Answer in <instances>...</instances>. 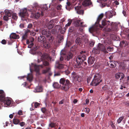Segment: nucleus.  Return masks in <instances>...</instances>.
Segmentation results:
<instances>
[{"label": "nucleus", "instance_id": "obj_1", "mask_svg": "<svg viewBox=\"0 0 129 129\" xmlns=\"http://www.w3.org/2000/svg\"><path fill=\"white\" fill-rule=\"evenodd\" d=\"M102 23V26L99 25L100 27L103 28L104 26L107 25V27L104 28L105 30L107 31L115 33L118 30V25L116 23L112 22L110 23V21L106 20H103Z\"/></svg>", "mask_w": 129, "mask_h": 129}, {"label": "nucleus", "instance_id": "obj_2", "mask_svg": "<svg viewBox=\"0 0 129 129\" xmlns=\"http://www.w3.org/2000/svg\"><path fill=\"white\" fill-rule=\"evenodd\" d=\"M59 82L62 85V89L65 91H68L72 86V84L70 81L68 79H66L64 78H61Z\"/></svg>", "mask_w": 129, "mask_h": 129}, {"label": "nucleus", "instance_id": "obj_3", "mask_svg": "<svg viewBox=\"0 0 129 129\" xmlns=\"http://www.w3.org/2000/svg\"><path fill=\"white\" fill-rule=\"evenodd\" d=\"M48 9H40V10H39V11L37 13H34L35 10L34 9H29L28 11L31 12L34 17L36 18H38L41 16H43L45 13V11L48 10Z\"/></svg>", "mask_w": 129, "mask_h": 129}, {"label": "nucleus", "instance_id": "obj_4", "mask_svg": "<svg viewBox=\"0 0 129 129\" xmlns=\"http://www.w3.org/2000/svg\"><path fill=\"white\" fill-rule=\"evenodd\" d=\"M101 78L102 76L100 74H96L94 76L93 79L90 83V85L94 86L98 85L102 81Z\"/></svg>", "mask_w": 129, "mask_h": 129}, {"label": "nucleus", "instance_id": "obj_5", "mask_svg": "<svg viewBox=\"0 0 129 129\" xmlns=\"http://www.w3.org/2000/svg\"><path fill=\"white\" fill-rule=\"evenodd\" d=\"M85 59V56L83 55L78 56L76 58V63L74 65L75 68H80L81 67L82 62Z\"/></svg>", "mask_w": 129, "mask_h": 129}, {"label": "nucleus", "instance_id": "obj_6", "mask_svg": "<svg viewBox=\"0 0 129 129\" xmlns=\"http://www.w3.org/2000/svg\"><path fill=\"white\" fill-rule=\"evenodd\" d=\"M72 77L73 78L74 80L76 81H78L80 82L82 81L81 77L75 72H73L72 74Z\"/></svg>", "mask_w": 129, "mask_h": 129}, {"label": "nucleus", "instance_id": "obj_7", "mask_svg": "<svg viewBox=\"0 0 129 129\" xmlns=\"http://www.w3.org/2000/svg\"><path fill=\"white\" fill-rule=\"evenodd\" d=\"M99 49L100 50V51H101L105 54L108 53L106 48H105V46L103 44L99 43L97 46Z\"/></svg>", "mask_w": 129, "mask_h": 129}, {"label": "nucleus", "instance_id": "obj_8", "mask_svg": "<svg viewBox=\"0 0 129 129\" xmlns=\"http://www.w3.org/2000/svg\"><path fill=\"white\" fill-rule=\"evenodd\" d=\"M83 22H81L80 20H77L75 21V24L76 27H85L87 26V25L83 24Z\"/></svg>", "mask_w": 129, "mask_h": 129}, {"label": "nucleus", "instance_id": "obj_9", "mask_svg": "<svg viewBox=\"0 0 129 129\" xmlns=\"http://www.w3.org/2000/svg\"><path fill=\"white\" fill-rule=\"evenodd\" d=\"M27 9H22L20 10L19 14L21 16L24 17L25 16L28 15Z\"/></svg>", "mask_w": 129, "mask_h": 129}, {"label": "nucleus", "instance_id": "obj_10", "mask_svg": "<svg viewBox=\"0 0 129 129\" xmlns=\"http://www.w3.org/2000/svg\"><path fill=\"white\" fill-rule=\"evenodd\" d=\"M32 66L34 67V69L35 71L36 72L37 74L38 75H40V73L39 72L40 69L39 67L40 66L42 68H43V66L41 65H37L36 64H34L32 63Z\"/></svg>", "mask_w": 129, "mask_h": 129}, {"label": "nucleus", "instance_id": "obj_11", "mask_svg": "<svg viewBox=\"0 0 129 129\" xmlns=\"http://www.w3.org/2000/svg\"><path fill=\"white\" fill-rule=\"evenodd\" d=\"M6 98L5 94L4 91L0 90V101L3 102H5V100Z\"/></svg>", "mask_w": 129, "mask_h": 129}, {"label": "nucleus", "instance_id": "obj_12", "mask_svg": "<svg viewBox=\"0 0 129 129\" xmlns=\"http://www.w3.org/2000/svg\"><path fill=\"white\" fill-rule=\"evenodd\" d=\"M34 41V39L33 38H30L29 40H27L26 41V44L28 45V48H30L34 45L33 42Z\"/></svg>", "mask_w": 129, "mask_h": 129}, {"label": "nucleus", "instance_id": "obj_13", "mask_svg": "<svg viewBox=\"0 0 129 129\" xmlns=\"http://www.w3.org/2000/svg\"><path fill=\"white\" fill-rule=\"evenodd\" d=\"M73 55V54L70 52L65 56L64 59L66 60L69 61L72 58Z\"/></svg>", "mask_w": 129, "mask_h": 129}, {"label": "nucleus", "instance_id": "obj_14", "mask_svg": "<svg viewBox=\"0 0 129 129\" xmlns=\"http://www.w3.org/2000/svg\"><path fill=\"white\" fill-rule=\"evenodd\" d=\"M42 35L46 36L47 37H49L50 35L51 32L48 30L44 29L42 31Z\"/></svg>", "mask_w": 129, "mask_h": 129}, {"label": "nucleus", "instance_id": "obj_15", "mask_svg": "<svg viewBox=\"0 0 129 129\" xmlns=\"http://www.w3.org/2000/svg\"><path fill=\"white\" fill-rule=\"evenodd\" d=\"M82 5L84 7L89 6L92 5L90 0H84L82 3Z\"/></svg>", "mask_w": 129, "mask_h": 129}, {"label": "nucleus", "instance_id": "obj_16", "mask_svg": "<svg viewBox=\"0 0 129 129\" xmlns=\"http://www.w3.org/2000/svg\"><path fill=\"white\" fill-rule=\"evenodd\" d=\"M55 67L59 69H61L63 68L64 65L60 63L59 61H57L56 62Z\"/></svg>", "mask_w": 129, "mask_h": 129}, {"label": "nucleus", "instance_id": "obj_17", "mask_svg": "<svg viewBox=\"0 0 129 129\" xmlns=\"http://www.w3.org/2000/svg\"><path fill=\"white\" fill-rule=\"evenodd\" d=\"M10 38L11 39H18L19 38V36L18 35L16 34L15 33H12L10 35Z\"/></svg>", "mask_w": 129, "mask_h": 129}, {"label": "nucleus", "instance_id": "obj_18", "mask_svg": "<svg viewBox=\"0 0 129 129\" xmlns=\"http://www.w3.org/2000/svg\"><path fill=\"white\" fill-rule=\"evenodd\" d=\"M121 56L123 57V59L124 61L128 60V55L127 53H125L123 52L122 53Z\"/></svg>", "mask_w": 129, "mask_h": 129}, {"label": "nucleus", "instance_id": "obj_19", "mask_svg": "<svg viewBox=\"0 0 129 129\" xmlns=\"http://www.w3.org/2000/svg\"><path fill=\"white\" fill-rule=\"evenodd\" d=\"M12 99L9 97H6L5 99V102H4L8 106H9L11 104Z\"/></svg>", "mask_w": 129, "mask_h": 129}, {"label": "nucleus", "instance_id": "obj_20", "mask_svg": "<svg viewBox=\"0 0 129 129\" xmlns=\"http://www.w3.org/2000/svg\"><path fill=\"white\" fill-rule=\"evenodd\" d=\"M120 77H121V78L120 79V80L123 79L124 78V75L122 73H118L116 74L115 77L116 79H119Z\"/></svg>", "mask_w": 129, "mask_h": 129}, {"label": "nucleus", "instance_id": "obj_21", "mask_svg": "<svg viewBox=\"0 0 129 129\" xmlns=\"http://www.w3.org/2000/svg\"><path fill=\"white\" fill-rule=\"evenodd\" d=\"M92 53L95 54H99L100 52L99 50L97 47L94 48L92 51Z\"/></svg>", "mask_w": 129, "mask_h": 129}, {"label": "nucleus", "instance_id": "obj_22", "mask_svg": "<svg viewBox=\"0 0 129 129\" xmlns=\"http://www.w3.org/2000/svg\"><path fill=\"white\" fill-rule=\"evenodd\" d=\"M5 15L8 17H10L13 13V12L11 10H5Z\"/></svg>", "mask_w": 129, "mask_h": 129}, {"label": "nucleus", "instance_id": "obj_23", "mask_svg": "<svg viewBox=\"0 0 129 129\" xmlns=\"http://www.w3.org/2000/svg\"><path fill=\"white\" fill-rule=\"evenodd\" d=\"M40 47L39 46L37 45H35V46L32 48L31 50V52H33L31 53L35 54L36 53V50L38 49Z\"/></svg>", "mask_w": 129, "mask_h": 129}, {"label": "nucleus", "instance_id": "obj_24", "mask_svg": "<svg viewBox=\"0 0 129 129\" xmlns=\"http://www.w3.org/2000/svg\"><path fill=\"white\" fill-rule=\"evenodd\" d=\"M41 58L42 60H48L49 57L48 54L44 53L42 55Z\"/></svg>", "mask_w": 129, "mask_h": 129}, {"label": "nucleus", "instance_id": "obj_25", "mask_svg": "<svg viewBox=\"0 0 129 129\" xmlns=\"http://www.w3.org/2000/svg\"><path fill=\"white\" fill-rule=\"evenodd\" d=\"M38 41L42 43H44L45 42L46 39L45 36H40L38 39Z\"/></svg>", "mask_w": 129, "mask_h": 129}, {"label": "nucleus", "instance_id": "obj_26", "mask_svg": "<svg viewBox=\"0 0 129 129\" xmlns=\"http://www.w3.org/2000/svg\"><path fill=\"white\" fill-rule=\"evenodd\" d=\"M120 67V69L122 70H125L126 69V65L124 62H121Z\"/></svg>", "mask_w": 129, "mask_h": 129}, {"label": "nucleus", "instance_id": "obj_27", "mask_svg": "<svg viewBox=\"0 0 129 129\" xmlns=\"http://www.w3.org/2000/svg\"><path fill=\"white\" fill-rule=\"evenodd\" d=\"M95 60V59L94 57H89L88 60V63L89 64H92L93 63Z\"/></svg>", "mask_w": 129, "mask_h": 129}, {"label": "nucleus", "instance_id": "obj_28", "mask_svg": "<svg viewBox=\"0 0 129 129\" xmlns=\"http://www.w3.org/2000/svg\"><path fill=\"white\" fill-rule=\"evenodd\" d=\"M33 7H32V8H34L35 7V8H41V5H39L36 2H35L33 4Z\"/></svg>", "mask_w": 129, "mask_h": 129}, {"label": "nucleus", "instance_id": "obj_29", "mask_svg": "<svg viewBox=\"0 0 129 129\" xmlns=\"http://www.w3.org/2000/svg\"><path fill=\"white\" fill-rule=\"evenodd\" d=\"M33 78L32 74L31 73H29L28 75L27 78V80L30 82L32 80Z\"/></svg>", "mask_w": 129, "mask_h": 129}, {"label": "nucleus", "instance_id": "obj_30", "mask_svg": "<svg viewBox=\"0 0 129 129\" xmlns=\"http://www.w3.org/2000/svg\"><path fill=\"white\" fill-rule=\"evenodd\" d=\"M20 120L14 117L13 119V123L15 124H19L20 122Z\"/></svg>", "mask_w": 129, "mask_h": 129}, {"label": "nucleus", "instance_id": "obj_31", "mask_svg": "<svg viewBox=\"0 0 129 129\" xmlns=\"http://www.w3.org/2000/svg\"><path fill=\"white\" fill-rule=\"evenodd\" d=\"M104 16V14H101L99 15L98 18L97 20L96 23L98 24L99 23L100 20L102 19Z\"/></svg>", "mask_w": 129, "mask_h": 129}, {"label": "nucleus", "instance_id": "obj_32", "mask_svg": "<svg viewBox=\"0 0 129 129\" xmlns=\"http://www.w3.org/2000/svg\"><path fill=\"white\" fill-rule=\"evenodd\" d=\"M50 68L49 67H47L46 69L43 70L42 72L43 74H45L47 73H49L50 72Z\"/></svg>", "mask_w": 129, "mask_h": 129}, {"label": "nucleus", "instance_id": "obj_33", "mask_svg": "<svg viewBox=\"0 0 129 129\" xmlns=\"http://www.w3.org/2000/svg\"><path fill=\"white\" fill-rule=\"evenodd\" d=\"M77 13L79 14H83V11L81 9H75Z\"/></svg>", "mask_w": 129, "mask_h": 129}, {"label": "nucleus", "instance_id": "obj_34", "mask_svg": "<svg viewBox=\"0 0 129 129\" xmlns=\"http://www.w3.org/2000/svg\"><path fill=\"white\" fill-rule=\"evenodd\" d=\"M58 26H55L54 29H53L52 30V33L54 35H56L57 34V28Z\"/></svg>", "mask_w": 129, "mask_h": 129}, {"label": "nucleus", "instance_id": "obj_35", "mask_svg": "<svg viewBox=\"0 0 129 129\" xmlns=\"http://www.w3.org/2000/svg\"><path fill=\"white\" fill-rule=\"evenodd\" d=\"M36 90L37 92H40L42 91V89L41 87L38 86L36 87Z\"/></svg>", "mask_w": 129, "mask_h": 129}, {"label": "nucleus", "instance_id": "obj_36", "mask_svg": "<svg viewBox=\"0 0 129 129\" xmlns=\"http://www.w3.org/2000/svg\"><path fill=\"white\" fill-rule=\"evenodd\" d=\"M95 42L94 41L92 40L90 41L89 42V45L91 47H92L93 46Z\"/></svg>", "mask_w": 129, "mask_h": 129}, {"label": "nucleus", "instance_id": "obj_37", "mask_svg": "<svg viewBox=\"0 0 129 129\" xmlns=\"http://www.w3.org/2000/svg\"><path fill=\"white\" fill-rule=\"evenodd\" d=\"M53 86L54 88H58L60 87V85L57 83H55L53 84Z\"/></svg>", "mask_w": 129, "mask_h": 129}, {"label": "nucleus", "instance_id": "obj_38", "mask_svg": "<svg viewBox=\"0 0 129 129\" xmlns=\"http://www.w3.org/2000/svg\"><path fill=\"white\" fill-rule=\"evenodd\" d=\"M113 12L114 11H109L107 12H106L105 14L106 16L107 15H109L111 14V16H112L113 15ZM114 12L115 13V12Z\"/></svg>", "mask_w": 129, "mask_h": 129}, {"label": "nucleus", "instance_id": "obj_39", "mask_svg": "<svg viewBox=\"0 0 129 129\" xmlns=\"http://www.w3.org/2000/svg\"><path fill=\"white\" fill-rule=\"evenodd\" d=\"M100 6L101 7L103 8L106 7H109L110 6V5L109 4H107L106 3H102L101 4Z\"/></svg>", "mask_w": 129, "mask_h": 129}, {"label": "nucleus", "instance_id": "obj_40", "mask_svg": "<svg viewBox=\"0 0 129 129\" xmlns=\"http://www.w3.org/2000/svg\"><path fill=\"white\" fill-rule=\"evenodd\" d=\"M12 18L14 20H16L18 18V16L16 13H13L12 14Z\"/></svg>", "mask_w": 129, "mask_h": 129}, {"label": "nucleus", "instance_id": "obj_41", "mask_svg": "<svg viewBox=\"0 0 129 129\" xmlns=\"http://www.w3.org/2000/svg\"><path fill=\"white\" fill-rule=\"evenodd\" d=\"M124 118V116H123L119 117L117 120V122L118 123H120L121 121Z\"/></svg>", "mask_w": 129, "mask_h": 129}, {"label": "nucleus", "instance_id": "obj_42", "mask_svg": "<svg viewBox=\"0 0 129 129\" xmlns=\"http://www.w3.org/2000/svg\"><path fill=\"white\" fill-rule=\"evenodd\" d=\"M63 40V37L62 36H60L58 40V43H60L62 42Z\"/></svg>", "mask_w": 129, "mask_h": 129}, {"label": "nucleus", "instance_id": "obj_43", "mask_svg": "<svg viewBox=\"0 0 129 129\" xmlns=\"http://www.w3.org/2000/svg\"><path fill=\"white\" fill-rule=\"evenodd\" d=\"M48 38V39L50 42H52L54 39V38L52 36H49V37H47Z\"/></svg>", "mask_w": 129, "mask_h": 129}, {"label": "nucleus", "instance_id": "obj_44", "mask_svg": "<svg viewBox=\"0 0 129 129\" xmlns=\"http://www.w3.org/2000/svg\"><path fill=\"white\" fill-rule=\"evenodd\" d=\"M104 90H107L109 89L110 88L107 85H105L102 88Z\"/></svg>", "mask_w": 129, "mask_h": 129}, {"label": "nucleus", "instance_id": "obj_45", "mask_svg": "<svg viewBox=\"0 0 129 129\" xmlns=\"http://www.w3.org/2000/svg\"><path fill=\"white\" fill-rule=\"evenodd\" d=\"M76 43L77 44H80L81 43V40L79 38H77L75 41Z\"/></svg>", "mask_w": 129, "mask_h": 129}, {"label": "nucleus", "instance_id": "obj_46", "mask_svg": "<svg viewBox=\"0 0 129 129\" xmlns=\"http://www.w3.org/2000/svg\"><path fill=\"white\" fill-rule=\"evenodd\" d=\"M49 127L51 128H54L56 126V124L54 123L51 122L49 125Z\"/></svg>", "mask_w": 129, "mask_h": 129}, {"label": "nucleus", "instance_id": "obj_47", "mask_svg": "<svg viewBox=\"0 0 129 129\" xmlns=\"http://www.w3.org/2000/svg\"><path fill=\"white\" fill-rule=\"evenodd\" d=\"M28 35L25 34H23L22 36V40H26L27 38Z\"/></svg>", "mask_w": 129, "mask_h": 129}, {"label": "nucleus", "instance_id": "obj_48", "mask_svg": "<svg viewBox=\"0 0 129 129\" xmlns=\"http://www.w3.org/2000/svg\"><path fill=\"white\" fill-rule=\"evenodd\" d=\"M54 26V24L53 23L49 24L47 26V28L49 29H50L53 27Z\"/></svg>", "mask_w": 129, "mask_h": 129}, {"label": "nucleus", "instance_id": "obj_49", "mask_svg": "<svg viewBox=\"0 0 129 129\" xmlns=\"http://www.w3.org/2000/svg\"><path fill=\"white\" fill-rule=\"evenodd\" d=\"M60 54L61 55L66 56V51L64 50H62L60 52Z\"/></svg>", "mask_w": 129, "mask_h": 129}, {"label": "nucleus", "instance_id": "obj_50", "mask_svg": "<svg viewBox=\"0 0 129 129\" xmlns=\"http://www.w3.org/2000/svg\"><path fill=\"white\" fill-rule=\"evenodd\" d=\"M113 48L112 47L108 46L107 48V50L109 52H111L113 50Z\"/></svg>", "mask_w": 129, "mask_h": 129}, {"label": "nucleus", "instance_id": "obj_51", "mask_svg": "<svg viewBox=\"0 0 129 129\" xmlns=\"http://www.w3.org/2000/svg\"><path fill=\"white\" fill-rule=\"evenodd\" d=\"M89 31L91 33L94 32V28L93 27H90L89 29Z\"/></svg>", "mask_w": 129, "mask_h": 129}, {"label": "nucleus", "instance_id": "obj_52", "mask_svg": "<svg viewBox=\"0 0 129 129\" xmlns=\"http://www.w3.org/2000/svg\"><path fill=\"white\" fill-rule=\"evenodd\" d=\"M125 43V41H122L120 42V47H123Z\"/></svg>", "mask_w": 129, "mask_h": 129}, {"label": "nucleus", "instance_id": "obj_53", "mask_svg": "<svg viewBox=\"0 0 129 129\" xmlns=\"http://www.w3.org/2000/svg\"><path fill=\"white\" fill-rule=\"evenodd\" d=\"M68 21V22L66 25V26H70L72 22V20L70 19H69Z\"/></svg>", "mask_w": 129, "mask_h": 129}, {"label": "nucleus", "instance_id": "obj_54", "mask_svg": "<svg viewBox=\"0 0 129 129\" xmlns=\"http://www.w3.org/2000/svg\"><path fill=\"white\" fill-rule=\"evenodd\" d=\"M47 5H48L49 7L50 8V5L49 4H45L44 5H43V7H42V8H48V6H47ZM42 6L41 5V7ZM41 8H42V7H41Z\"/></svg>", "mask_w": 129, "mask_h": 129}, {"label": "nucleus", "instance_id": "obj_55", "mask_svg": "<svg viewBox=\"0 0 129 129\" xmlns=\"http://www.w3.org/2000/svg\"><path fill=\"white\" fill-rule=\"evenodd\" d=\"M43 65L45 66H48L49 64V63L48 62L46 61H45L43 62Z\"/></svg>", "mask_w": 129, "mask_h": 129}, {"label": "nucleus", "instance_id": "obj_56", "mask_svg": "<svg viewBox=\"0 0 129 129\" xmlns=\"http://www.w3.org/2000/svg\"><path fill=\"white\" fill-rule=\"evenodd\" d=\"M109 123L110 124L112 127L113 128H114L115 127L114 125L113 124L112 121H110L109 122Z\"/></svg>", "mask_w": 129, "mask_h": 129}, {"label": "nucleus", "instance_id": "obj_57", "mask_svg": "<svg viewBox=\"0 0 129 129\" xmlns=\"http://www.w3.org/2000/svg\"><path fill=\"white\" fill-rule=\"evenodd\" d=\"M30 30L29 29H27L25 31V34H27L28 36V34L29 33H30Z\"/></svg>", "mask_w": 129, "mask_h": 129}, {"label": "nucleus", "instance_id": "obj_58", "mask_svg": "<svg viewBox=\"0 0 129 129\" xmlns=\"http://www.w3.org/2000/svg\"><path fill=\"white\" fill-rule=\"evenodd\" d=\"M7 16L5 15L3 17V19L4 20L7 21L9 20V18Z\"/></svg>", "mask_w": 129, "mask_h": 129}, {"label": "nucleus", "instance_id": "obj_59", "mask_svg": "<svg viewBox=\"0 0 129 129\" xmlns=\"http://www.w3.org/2000/svg\"><path fill=\"white\" fill-rule=\"evenodd\" d=\"M41 110L42 112L43 113H45L46 111V108H42L41 109Z\"/></svg>", "mask_w": 129, "mask_h": 129}, {"label": "nucleus", "instance_id": "obj_60", "mask_svg": "<svg viewBox=\"0 0 129 129\" xmlns=\"http://www.w3.org/2000/svg\"><path fill=\"white\" fill-rule=\"evenodd\" d=\"M30 34L31 35L34 36L36 35V33H35L33 31L30 30Z\"/></svg>", "mask_w": 129, "mask_h": 129}, {"label": "nucleus", "instance_id": "obj_61", "mask_svg": "<svg viewBox=\"0 0 129 129\" xmlns=\"http://www.w3.org/2000/svg\"><path fill=\"white\" fill-rule=\"evenodd\" d=\"M64 74H65L66 75H67L69 74L70 72L68 70H66L63 72Z\"/></svg>", "mask_w": 129, "mask_h": 129}, {"label": "nucleus", "instance_id": "obj_62", "mask_svg": "<svg viewBox=\"0 0 129 129\" xmlns=\"http://www.w3.org/2000/svg\"><path fill=\"white\" fill-rule=\"evenodd\" d=\"M33 26V24L31 23H30L28 25L27 28H28L31 29L32 28Z\"/></svg>", "mask_w": 129, "mask_h": 129}, {"label": "nucleus", "instance_id": "obj_63", "mask_svg": "<svg viewBox=\"0 0 129 129\" xmlns=\"http://www.w3.org/2000/svg\"><path fill=\"white\" fill-rule=\"evenodd\" d=\"M39 103L37 102H36L35 103L34 106L35 108H37V107L40 105Z\"/></svg>", "mask_w": 129, "mask_h": 129}, {"label": "nucleus", "instance_id": "obj_64", "mask_svg": "<svg viewBox=\"0 0 129 129\" xmlns=\"http://www.w3.org/2000/svg\"><path fill=\"white\" fill-rule=\"evenodd\" d=\"M1 43L5 45L6 43V41L5 39H3L2 40Z\"/></svg>", "mask_w": 129, "mask_h": 129}]
</instances>
